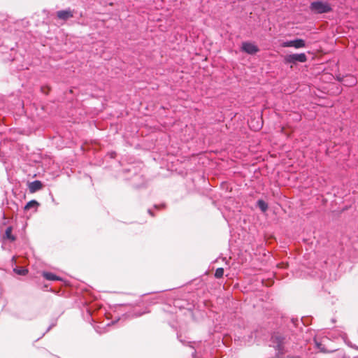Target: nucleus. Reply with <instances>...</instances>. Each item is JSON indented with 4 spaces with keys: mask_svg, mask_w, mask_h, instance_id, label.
<instances>
[{
    "mask_svg": "<svg viewBox=\"0 0 358 358\" xmlns=\"http://www.w3.org/2000/svg\"><path fill=\"white\" fill-rule=\"evenodd\" d=\"M306 55L305 53H299V54H290L287 55L285 57V63L286 64H296V62H305L306 61Z\"/></svg>",
    "mask_w": 358,
    "mask_h": 358,
    "instance_id": "f257e3e1",
    "label": "nucleus"
},
{
    "mask_svg": "<svg viewBox=\"0 0 358 358\" xmlns=\"http://www.w3.org/2000/svg\"><path fill=\"white\" fill-rule=\"evenodd\" d=\"M241 48L243 52L250 55H254L259 51L258 47L250 42H243Z\"/></svg>",
    "mask_w": 358,
    "mask_h": 358,
    "instance_id": "f03ea898",
    "label": "nucleus"
},
{
    "mask_svg": "<svg viewBox=\"0 0 358 358\" xmlns=\"http://www.w3.org/2000/svg\"><path fill=\"white\" fill-rule=\"evenodd\" d=\"M331 10V7L327 2L315 1V11L319 13H327Z\"/></svg>",
    "mask_w": 358,
    "mask_h": 358,
    "instance_id": "7ed1b4c3",
    "label": "nucleus"
},
{
    "mask_svg": "<svg viewBox=\"0 0 358 358\" xmlns=\"http://www.w3.org/2000/svg\"><path fill=\"white\" fill-rule=\"evenodd\" d=\"M57 17L62 20H67L73 17V11L71 8L61 10L57 12Z\"/></svg>",
    "mask_w": 358,
    "mask_h": 358,
    "instance_id": "20e7f679",
    "label": "nucleus"
},
{
    "mask_svg": "<svg viewBox=\"0 0 358 358\" xmlns=\"http://www.w3.org/2000/svg\"><path fill=\"white\" fill-rule=\"evenodd\" d=\"M283 47H294L295 48H300L305 46V42L303 39H295L288 41L283 43Z\"/></svg>",
    "mask_w": 358,
    "mask_h": 358,
    "instance_id": "39448f33",
    "label": "nucleus"
},
{
    "mask_svg": "<svg viewBox=\"0 0 358 358\" xmlns=\"http://www.w3.org/2000/svg\"><path fill=\"white\" fill-rule=\"evenodd\" d=\"M43 187V184L40 180H34L29 184V190L30 192L34 193Z\"/></svg>",
    "mask_w": 358,
    "mask_h": 358,
    "instance_id": "423d86ee",
    "label": "nucleus"
},
{
    "mask_svg": "<svg viewBox=\"0 0 358 358\" xmlns=\"http://www.w3.org/2000/svg\"><path fill=\"white\" fill-rule=\"evenodd\" d=\"M42 275H43V277L44 278H45L48 280H51V281H54V280L61 281V280H62V278L61 277L57 276V275H56L55 274H54L53 273H51V272L43 271V273H42Z\"/></svg>",
    "mask_w": 358,
    "mask_h": 358,
    "instance_id": "0eeeda50",
    "label": "nucleus"
},
{
    "mask_svg": "<svg viewBox=\"0 0 358 358\" xmlns=\"http://www.w3.org/2000/svg\"><path fill=\"white\" fill-rule=\"evenodd\" d=\"M257 206L264 213L266 212L267 210V209H268V204H267V203L266 201H264V200H262V199H259V200L257 201Z\"/></svg>",
    "mask_w": 358,
    "mask_h": 358,
    "instance_id": "6e6552de",
    "label": "nucleus"
},
{
    "mask_svg": "<svg viewBox=\"0 0 358 358\" xmlns=\"http://www.w3.org/2000/svg\"><path fill=\"white\" fill-rule=\"evenodd\" d=\"M12 227H8L5 231V236L10 241H14L15 240V237L12 235Z\"/></svg>",
    "mask_w": 358,
    "mask_h": 358,
    "instance_id": "1a4fd4ad",
    "label": "nucleus"
},
{
    "mask_svg": "<svg viewBox=\"0 0 358 358\" xmlns=\"http://www.w3.org/2000/svg\"><path fill=\"white\" fill-rule=\"evenodd\" d=\"M38 206V203L36 200H31L25 205L24 210H29L31 208H36Z\"/></svg>",
    "mask_w": 358,
    "mask_h": 358,
    "instance_id": "9d476101",
    "label": "nucleus"
},
{
    "mask_svg": "<svg viewBox=\"0 0 358 358\" xmlns=\"http://www.w3.org/2000/svg\"><path fill=\"white\" fill-rule=\"evenodd\" d=\"M224 275V268H217L216 270H215V277L216 278H220L223 276Z\"/></svg>",
    "mask_w": 358,
    "mask_h": 358,
    "instance_id": "9b49d317",
    "label": "nucleus"
},
{
    "mask_svg": "<svg viewBox=\"0 0 358 358\" xmlns=\"http://www.w3.org/2000/svg\"><path fill=\"white\" fill-rule=\"evenodd\" d=\"M14 271L15 273H17V274L22 275H25L28 273V271L27 269H24V268H22V269L15 268Z\"/></svg>",
    "mask_w": 358,
    "mask_h": 358,
    "instance_id": "f8f14e48",
    "label": "nucleus"
},
{
    "mask_svg": "<svg viewBox=\"0 0 358 358\" xmlns=\"http://www.w3.org/2000/svg\"><path fill=\"white\" fill-rule=\"evenodd\" d=\"M165 205L163 203V204H161V205H155L154 207L156 209H161V208H164Z\"/></svg>",
    "mask_w": 358,
    "mask_h": 358,
    "instance_id": "ddd939ff",
    "label": "nucleus"
},
{
    "mask_svg": "<svg viewBox=\"0 0 358 358\" xmlns=\"http://www.w3.org/2000/svg\"><path fill=\"white\" fill-rule=\"evenodd\" d=\"M53 326H54V324H52L50 325V326L48 327V328L47 329L46 331H45V333H43V334L42 336H43L45 334V333H47L48 331H49Z\"/></svg>",
    "mask_w": 358,
    "mask_h": 358,
    "instance_id": "4468645a",
    "label": "nucleus"
},
{
    "mask_svg": "<svg viewBox=\"0 0 358 358\" xmlns=\"http://www.w3.org/2000/svg\"><path fill=\"white\" fill-rule=\"evenodd\" d=\"M315 345H316V346H317V348L318 349H320L321 351H325L323 348H320V346H321V345H320V344L315 343Z\"/></svg>",
    "mask_w": 358,
    "mask_h": 358,
    "instance_id": "2eb2a0df",
    "label": "nucleus"
},
{
    "mask_svg": "<svg viewBox=\"0 0 358 358\" xmlns=\"http://www.w3.org/2000/svg\"><path fill=\"white\" fill-rule=\"evenodd\" d=\"M262 127V123H257V127L255 128V129L257 130Z\"/></svg>",
    "mask_w": 358,
    "mask_h": 358,
    "instance_id": "dca6fc26",
    "label": "nucleus"
},
{
    "mask_svg": "<svg viewBox=\"0 0 358 358\" xmlns=\"http://www.w3.org/2000/svg\"><path fill=\"white\" fill-rule=\"evenodd\" d=\"M307 267L308 269L311 270L312 269V264L310 262H308L307 263Z\"/></svg>",
    "mask_w": 358,
    "mask_h": 358,
    "instance_id": "f3484780",
    "label": "nucleus"
},
{
    "mask_svg": "<svg viewBox=\"0 0 358 358\" xmlns=\"http://www.w3.org/2000/svg\"><path fill=\"white\" fill-rule=\"evenodd\" d=\"M148 213H149L151 216H154V214H153V213H152V210H151V209H148Z\"/></svg>",
    "mask_w": 358,
    "mask_h": 358,
    "instance_id": "a211bd4d",
    "label": "nucleus"
},
{
    "mask_svg": "<svg viewBox=\"0 0 358 358\" xmlns=\"http://www.w3.org/2000/svg\"><path fill=\"white\" fill-rule=\"evenodd\" d=\"M310 9L313 10V1L310 2Z\"/></svg>",
    "mask_w": 358,
    "mask_h": 358,
    "instance_id": "6ab92c4d",
    "label": "nucleus"
},
{
    "mask_svg": "<svg viewBox=\"0 0 358 358\" xmlns=\"http://www.w3.org/2000/svg\"><path fill=\"white\" fill-rule=\"evenodd\" d=\"M350 78H351V79H352V82H351V83H354L355 82V80L354 78H352V77H350Z\"/></svg>",
    "mask_w": 358,
    "mask_h": 358,
    "instance_id": "aec40b11",
    "label": "nucleus"
},
{
    "mask_svg": "<svg viewBox=\"0 0 358 358\" xmlns=\"http://www.w3.org/2000/svg\"><path fill=\"white\" fill-rule=\"evenodd\" d=\"M142 315V313H139L138 315H136V316H141Z\"/></svg>",
    "mask_w": 358,
    "mask_h": 358,
    "instance_id": "412c9836",
    "label": "nucleus"
},
{
    "mask_svg": "<svg viewBox=\"0 0 358 358\" xmlns=\"http://www.w3.org/2000/svg\"><path fill=\"white\" fill-rule=\"evenodd\" d=\"M310 272H311V271H308V275H310Z\"/></svg>",
    "mask_w": 358,
    "mask_h": 358,
    "instance_id": "4be33fe9",
    "label": "nucleus"
},
{
    "mask_svg": "<svg viewBox=\"0 0 358 358\" xmlns=\"http://www.w3.org/2000/svg\"><path fill=\"white\" fill-rule=\"evenodd\" d=\"M308 358H313V357H308Z\"/></svg>",
    "mask_w": 358,
    "mask_h": 358,
    "instance_id": "5701e85b",
    "label": "nucleus"
}]
</instances>
